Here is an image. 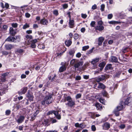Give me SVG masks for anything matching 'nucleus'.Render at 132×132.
I'll list each match as a JSON object with an SVG mask.
<instances>
[{"mask_svg": "<svg viewBox=\"0 0 132 132\" xmlns=\"http://www.w3.org/2000/svg\"><path fill=\"white\" fill-rule=\"evenodd\" d=\"M48 93V94L46 95L44 98V100L42 102V104L43 105H44L45 103L47 104L52 103V97L53 95L52 94L49 93Z\"/></svg>", "mask_w": 132, "mask_h": 132, "instance_id": "1", "label": "nucleus"}, {"mask_svg": "<svg viewBox=\"0 0 132 132\" xmlns=\"http://www.w3.org/2000/svg\"><path fill=\"white\" fill-rule=\"evenodd\" d=\"M81 31L82 32H84L86 30V29L85 28H82L81 30Z\"/></svg>", "mask_w": 132, "mask_h": 132, "instance_id": "62", "label": "nucleus"}, {"mask_svg": "<svg viewBox=\"0 0 132 132\" xmlns=\"http://www.w3.org/2000/svg\"><path fill=\"white\" fill-rule=\"evenodd\" d=\"M27 97L30 101H32L33 100V96L31 92H28V94L27 95Z\"/></svg>", "mask_w": 132, "mask_h": 132, "instance_id": "6", "label": "nucleus"}, {"mask_svg": "<svg viewBox=\"0 0 132 132\" xmlns=\"http://www.w3.org/2000/svg\"><path fill=\"white\" fill-rule=\"evenodd\" d=\"M54 110L50 111L47 113V115H49L51 114H52V113L54 114Z\"/></svg>", "mask_w": 132, "mask_h": 132, "instance_id": "49", "label": "nucleus"}, {"mask_svg": "<svg viewBox=\"0 0 132 132\" xmlns=\"http://www.w3.org/2000/svg\"><path fill=\"white\" fill-rule=\"evenodd\" d=\"M72 43L71 40H67L65 42V44L68 47L70 46Z\"/></svg>", "mask_w": 132, "mask_h": 132, "instance_id": "21", "label": "nucleus"}, {"mask_svg": "<svg viewBox=\"0 0 132 132\" xmlns=\"http://www.w3.org/2000/svg\"><path fill=\"white\" fill-rule=\"evenodd\" d=\"M81 56V54L80 52H78L77 53L76 55V56L78 58L80 57Z\"/></svg>", "mask_w": 132, "mask_h": 132, "instance_id": "55", "label": "nucleus"}, {"mask_svg": "<svg viewBox=\"0 0 132 132\" xmlns=\"http://www.w3.org/2000/svg\"><path fill=\"white\" fill-rule=\"evenodd\" d=\"M2 52L3 55H6L9 54L8 52L5 51H2Z\"/></svg>", "mask_w": 132, "mask_h": 132, "instance_id": "46", "label": "nucleus"}, {"mask_svg": "<svg viewBox=\"0 0 132 132\" xmlns=\"http://www.w3.org/2000/svg\"><path fill=\"white\" fill-rule=\"evenodd\" d=\"M100 77L101 78L102 81L104 80L106 78V76L105 75H102Z\"/></svg>", "mask_w": 132, "mask_h": 132, "instance_id": "61", "label": "nucleus"}, {"mask_svg": "<svg viewBox=\"0 0 132 132\" xmlns=\"http://www.w3.org/2000/svg\"><path fill=\"white\" fill-rule=\"evenodd\" d=\"M9 74L8 72H6L2 74V77L1 79V80L3 82H4L5 81V77L7 76Z\"/></svg>", "mask_w": 132, "mask_h": 132, "instance_id": "14", "label": "nucleus"}, {"mask_svg": "<svg viewBox=\"0 0 132 132\" xmlns=\"http://www.w3.org/2000/svg\"><path fill=\"white\" fill-rule=\"evenodd\" d=\"M99 101L103 104H105V100L102 98H100L99 99Z\"/></svg>", "mask_w": 132, "mask_h": 132, "instance_id": "33", "label": "nucleus"}, {"mask_svg": "<svg viewBox=\"0 0 132 132\" xmlns=\"http://www.w3.org/2000/svg\"><path fill=\"white\" fill-rule=\"evenodd\" d=\"M102 93L103 96H104L107 97L108 96V94L105 90H103L102 92Z\"/></svg>", "mask_w": 132, "mask_h": 132, "instance_id": "34", "label": "nucleus"}, {"mask_svg": "<svg viewBox=\"0 0 132 132\" xmlns=\"http://www.w3.org/2000/svg\"><path fill=\"white\" fill-rule=\"evenodd\" d=\"M40 23L43 25H47L48 23V21L45 18L41 19L40 21Z\"/></svg>", "mask_w": 132, "mask_h": 132, "instance_id": "3", "label": "nucleus"}, {"mask_svg": "<svg viewBox=\"0 0 132 132\" xmlns=\"http://www.w3.org/2000/svg\"><path fill=\"white\" fill-rule=\"evenodd\" d=\"M75 126L77 127H81V124H79L78 123L75 124Z\"/></svg>", "mask_w": 132, "mask_h": 132, "instance_id": "51", "label": "nucleus"}, {"mask_svg": "<svg viewBox=\"0 0 132 132\" xmlns=\"http://www.w3.org/2000/svg\"><path fill=\"white\" fill-rule=\"evenodd\" d=\"M25 119L24 116H21L19 118L16 120V121L18 123H22L24 121Z\"/></svg>", "mask_w": 132, "mask_h": 132, "instance_id": "7", "label": "nucleus"}, {"mask_svg": "<svg viewBox=\"0 0 132 132\" xmlns=\"http://www.w3.org/2000/svg\"><path fill=\"white\" fill-rule=\"evenodd\" d=\"M111 61L112 62H116L118 61L117 58L114 56H111Z\"/></svg>", "mask_w": 132, "mask_h": 132, "instance_id": "23", "label": "nucleus"}, {"mask_svg": "<svg viewBox=\"0 0 132 132\" xmlns=\"http://www.w3.org/2000/svg\"><path fill=\"white\" fill-rule=\"evenodd\" d=\"M104 40V38L102 37H100L98 38V45L101 46L102 44V43Z\"/></svg>", "mask_w": 132, "mask_h": 132, "instance_id": "18", "label": "nucleus"}, {"mask_svg": "<svg viewBox=\"0 0 132 132\" xmlns=\"http://www.w3.org/2000/svg\"><path fill=\"white\" fill-rule=\"evenodd\" d=\"M95 106L96 107L97 110H101L102 109V107L101 105L98 103H97L95 104Z\"/></svg>", "mask_w": 132, "mask_h": 132, "instance_id": "20", "label": "nucleus"}, {"mask_svg": "<svg viewBox=\"0 0 132 132\" xmlns=\"http://www.w3.org/2000/svg\"><path fill=\"white\" fill-rule=\"evenodd\" d=\"M113 69L112 67V65L111 64H108L106 65L105 68V70H112Z\"/></svg>", "mask_w": 132, "mask_h": 132, "instance_id": "13", "label": "nucleus"}, {"mask_svg": "<svg viewBox=\"0 0 132 132\" xmlns=\"http://www.w3.org/2000/svg\"><path fill=\"white\" fill-rule=\"evenodd\" d=\"M50 119H52V120L51 121H52V123H55L57 121L55 119H53L52 118H50Z\"/></svg>", "mask_w": 132, "mask_h": 132, "instance_id": "56", "label": "nucleus"}, {"mask_svg": "<svg viewBox=\"0 0 132 132\" xmlns=\"http://www.w3.org/2000/svg\"><path fill=\"white\" fill-rule=\"evenodd\" d=\"M95 21H92L90 23V26L91 27H94L95 26Z\"/></svg>", "mask_w": 132, "mask_h": 132, "instance_id": "44", "label": "nucleus"}, {"mask_svg": "<svg viewBox=\"0 0 132 132\" xmlns=\"http://www.w3.org/2000/svg\"><path fill=\"white\" fill-rule=\"evenodd\" d=\"M84 63L83 61L78 62V61L74 65V66L75 69L78 68L80 66H81Z\"/></svg>", "mask_w": 132, "mask_h": 132, "instance_id": "4", "label": "nucleus"}, {"mask_svg": "<svg viewBox=\"0 0 132 132\" xmlns=\"http://www.w3.org/2000/svg\"><path fill=\"white\" fill-rule=\"evenodd\" d=\"M105 8V5L103 4H102L101 6V9L102 11H103L104 10Z\"/></svg>", "mask_w": 132, "mask_h": 132, "instance_id": "45", "label": "nucleus"}, {"mask_svg": "<svg viewBox=\"0 0 132 132\" xmlns=\"http://www.w3.org/2000/svg\"><path fill=\"white\" fill-rule=\"evenodd\" d=\"M79 37V35L77 33H75L74 34V38L75 39H77Z\"/></svg>", "mask_w": 132, "mask_h": 132, "instance_id": "43", "label": "nucleus"}, {"mask_svg": "<svg viewBox=\"0 0 132 132\" xmlns=\"http://www.w3.org/2000/svg\"><path fill=\"white\" fill-rule=\"evenodd\" d=\"M125 125L124 124H121L119 126V127L121 129H124L125 127Z\"/></svg>", "mask_w": 132, "mask_h": 132, "instance_id": "60", "label": "nucleus"}, {"mask_svg": "<svg viewBox=\"0 0 132 132\" xmlns=\"http://www.w3.org/2000/svg\"><path fill=\"white\" fill-rule=\"evenodd\" d=\"M52 119H46L44 120V122L43 123V124L45 126H49L51 124V121Z\"/></svg>", "mask_w": 132, "mask_h": 132, "instance_id": "5", "label": "nucleus"}, {"mask_svg": "<svg viewBox=\"0 0 132 132\" xmlns=\"http://www.w3.org/2000/svg\"><path fill=\"white\" fill-rule=\"evenodd\" d=\"M113 15L112 14H109L108 16V18L109 19H111L113 17Z\"/></svg>", "mask_w": 132, "mask_h": 132, "instance_id": "52", "label": "nucleus"}, {"mask_svg": "<svg viewBox=\"0 0 132 132\" xmlns=\"http://www.w3.org/2000/svg\"><path fill=\"white\" fill-rule=\"evenodd\" d=\"M75 53V51L74 50H70L69 52V55L73 57Z\"/></svg>", "mask_w": 132, "mask_h": 132, "instance_id": "30", "label": "nucleus"}, {"mask_svg": "<svg viewBox=\"0 0 132 132\" xmlns=\"http://www.w3.org/2000/svg\"><path fill=\"white\" fill-rule=\"evenodd\" d=\"M98 84L97 87L99 88L104 89L105 88V86L102 83L99 82Z\"/></svg>", "mask_w": 132, "mask_h": 132, "instance_id": "22", "label": "nucleus"}, {"mask_svg": "<svg viewBox=\"0 0 132 132\" xmlns=\"http://www.w3.org/2000/svg\"><path fill=\"white\" fill-rule=\"evenodd\" d=\"M53 13L56 16H57L59 15L58 11L56 10H55L53 11Z\"/></svg>", "mask_w": 132, "mask_h": 132, "instance_id": "41", "label": "nucleus"}, {"mask_svg": "<svg viewBox=\"0 0 132 132\" xmlns=\"http://www.w3.org/2000/svg\"><path fill=\"white\" fill-rule=\"evenodd\" d=\"M66 69V68L65 65H64L61 67L59 69V71L60 72H62Z\"/></svg>", "mask_w": 132, "mask_h": 132, "instance_id": "27", "label": "nucleus"}, {"mask_svg": "<svg viewBox=\"0 0 132 132\" xmlns=\"http://www.w3.org/2000/svg\"><path fill=\"white\" fill-rule=\"evenodd\" d=\"M81 79V77L80 76H76L75 78V80H80Z\"/></svg>", "mask_w": 132, "mask_h": 132, "instance_id": "53", "label": "nucleus"}, {"mask_svg": "<svg viewBox=\"0 0 132 132\" xmlns=\"http://www.w3.org/2000/svg\"><path fill=\"white\" fill-rule=\"evenodd\" d=\"M92 130L93 131H95L96 130V128L94 125H93L91 126Z\"/></svg>", "mask_w": 132, "mask_h": 132, "instance_id": "47", "label": "nucleus"}, {"mask_svg": "<svg viewBox=\"0 0 132 132\" xmlns=\"http://www.w3.org/2000/svg\"><path fill=\"white\" fill-rule=\"evenodd\" d=\"M66 100L68 102L66 104L70 107H72L75 105V102L72 100L70 96H68L65 97L64 102Z\"/></svg>", "mask_w": 132, "mask_h": 132, "instance_id": "2", "label": "nucleus"}, {"mask_svg": "<svg viewBox=\"0 0 132 132\" xmlns=\"http://www.w3.org/2000/svg\"><path fill=\"white\" fill-rule=\"evenodd\" d=\"M5 47L6 50H10L14 47V46L11 44H7L5 45Z\"/></svg>", "mask_w": 132, "mask_h": 132, "instance_id": "10", "label": "nucleus"}, {"mask_svg": "<svg viewBox=\"0 0 132 132\" xmlns=\"http://www.w3.org/2000/svg\"><path fill=\"white\" fill-rule=\"evenodd\" d=\"M26 38L28 39H32V36L31 35H26L25 36Z\"/></svg>", "mask_w": 132, "mask_h": 132, "instance_id": "42", "label": "nucleus"}, {"mask_svg": "<svg viewBox=\"0 0 132 132\" xmlns=\"http://www.w3.org/2000/svg\"><path fill=\"white\" fill-rule=\"evenodd\" d=\"M104 27L102 25L97 26L95 27V29L100 31L103 30L104 29Z\"/></svg>", "mask_w": 132, "mask_h": 132, "instance_id": "12", "label": "nucleus"}, {"mask_svg": "<svg viewBox=\"0 0 132 132\" xmlns=\"http://www.w3.org/2000/svg\"><path fill=\"white\" fill-rule=\"evenodd\" d=\"M99 59H100L98 58H96L92 60L91 61V63L94 65L98 62L99 61Z\"/></svg>", "mask_w": 132, "mask_h": 132, "instance_id": "25", "label": "nucleus"}, {"mask_svg": "<svg viewBox=\"0 0 132 132\" xmlns=\"http://www.w3.org/2000/svg\"><path fill=\"white\" fill-rule=\"evenodd\" d=\"M94 49V47H93L91 49L89 50V51H88L87 52L86 54L88 55L89 54H90L91 53H92L93 52V50Z\"/></svg>", "mask_w": 132, "mask_h": 132, "instance_id": "38", "label": "nucleus"}, {"mask_svg": "<svg viewBox=\"0 0 132 132\" xmlns=\"http://www.w3.org/2000/svg\"><path fill=\"white\" fill-rule=\"evenodd\" d=\"M104 126L107 129H108L110 127V124L108 123H106L104 125Z\"/></svg>", "mask_w": 132, "mask_h": 132, "instance_id": "39", "label": "nucleus"}, {"mask_svg": "<svg viewBox=\"0 0 132 132\" xmlns=\"http://www.w3.org/2000/svg\"><path fill=\"white\" fill-rule=\"evenodd\" d=\"M63 7L64 9H66L68 7V5L67 4H65L63 5Z\"/></svg>", "mask_w": 132, "mask_h": 132, "instance_id": "63", "label": "nucleus"}, {"mask_svg": "<svg viewBox=\"0 0 132 132\" xmlns=\"http://www.w3.org/2000/svg\"><path fill=\"white\" fill-rule=\"evenodd\" d=\"M118 111H117L116 109L114 110V113L116 116H118L119 115V113L118 112Z\"/></svg>", "mask_w": 132, "mask_h": 132, "instance_id": "58", "label": "nucleus"}, {"mask_svg": "<svg viewBox=\"0 0 132 132\" xmlns=\"http://www.w3.org/2000/svg\"><path fill=\"white\" fill-rule=\"evenodd\" d=\"M81 16L82 18L85 19L87 17V15L86 14H81Z\"/></svg>", "mask_w": 132, "mask_h": 132, "instance_id": "54", "label": "nucleus"}, {"mask_svg": "<svg viewBox=\"0 0 132 132\" xmlns=\"http://www.w3.org/2000/svg\"><path fill=\"white\" fill-rule=\"evenodd\" d=\"M38 47L40 49H44L45 48V46L43 44H40L38 45Z\"/></svg>", "mask_w": 132, "mask_h": 132, "instance_id": "35", "label": "nucleus"}, {"mask_svg": "<svg viewBox=\"0 0 132 132\" xmlns=\"http://www.w3.org/2000/svg\"><path fill=\"white\" fill-rule=\"evenodd\" d=\"M26 32L28 34H31L32 33V30H27L26 31Z\"/></svg>", "mask_w": 132, "mask_h": 132, "instance_id": "59", "label": "nucleus"}, {"mask_svg": "<svg viewBox=\"0 0 132 132\" xmlns=\"http://www.w3.org/2000/svg\"><path fill=\"white\" fill-rule=\"evenodd\" d=\"M27 89V87H24L21 89V91L18 92V93L19 94H24L26 92Z\"/></svg>", "mask_w": 132, "mask_h": 132, "instance_id": "9", "label": "nucleus"}, {"mask_svg": "<svg viewBox=\"0 0 132 132\" xmlns=\"http://www.w3.org/2000/svg\"><path fill=\"white\" fill-rule=\"evenodd\" d=\"M77 61L78 60L76 59H73L70 62V64L72 65H73L74 64L75 65L76 62H77Z\"/></svg>", "mask_w": 132, "mask_h": 132, "instance_id": "28", "label": "nucleus"}, {"mask_svg": "<svg viewBox=\"0 0 132 132\" xmlns=\"http://www.w3.org/2000/svg\"><path fill=\"white\" fill-rule=\"evenodd\" d=\"M56 118L58 119H60L61 118V116L60 114L59 113V112L54 111V114Z\"/></svg>", "mask_w": 132, "mask_h": 132, "instance_id": "17", "label": "nucleus"}, {"mask_svg": "<svg viewBox=\"0 0 132 132\" xmlns=\"http://www.w3.org/2000/svg\"><path fill=\"white\" fill-rule=\"evenodd\" d=\"M123 108V105H121L117 106L116 108L115 109L117 111H119L121 110Z\"/></svg>", "mask_w": 132, "mask_h": 132, "instance_id": "26", "label": "nucleus"}, {"mask_svg": "<svg viewBox=\"0 0 132 132\" xmlns=\"http://www.w3.org/2000/svg\"><path fill=\"white\" fill-rule=\"evenodd\" d=\"M5 41L14 42V37L9 36L6 39Z\"/></svg>", "mask_w": 132, "mask_h": 132, "instance_id": "19", "label": "nucleus"}, {"mask_svg": "<svg viewBox=\"0 0 132 132\" xmlns=\"http://www.w3.org/2000/svg\"><path fill=\"white\" fill-rule=\"evenodd\" d=\"M97 6L96 4H94V5H93L92 7V9L93 10H95L96 9Z\"/></svg>", "mask_w": 132, "mask_h": 132, "instance_id": "64", "label": "nucleus"}, {"mask_svg": "<svg viewBox=\"0 0 132 132\" xmlns=\"http://www.w3.org/2000/svg\"><path fill=\"white\" fill-rule=\"evenodd\" d=\"M29 27L30 25L29 24L26 23L25 24L23 25L22 28L23 29H25L27 28H29Z\"/></svg>", "mask_w": 132, "mask_h": 132, "instance_id": "31", "label": "nucleus"}, {"mask_svg": "<svg viewBox=\"0 0 132 132\" xmlns=\"http://www.w3.org/2000/svg\"><path fill=\"white\" fill-rule=\"evenodd\" d=\"M11 113V111L9 110H7L5 112V114L6 115H9Z\"/></svg>", "mask_w": 132, "mask_h": 132, "instance_id": "57", "label": "nucleus"}, {"mask_svg": "<svg viewBox=\"0 0 132 132\" xmlns=\"http://www.w3.org/2000/svg\"><path fill=\"white\" fill-rule=\"evenodd\" d=\"M128 47L124 48L121 50V51L123 53H125L128 51Z\"/></svg>", "mask_w": 132, "mask_h": 132, "instance_id": "36", "label": "nucleus"}, {"mask_svg": "<svg viewBox=\"0 0 132 132\" xmlns=\"http://www.w3.org/2000/svg\"><path fill=\"white\" fill-rule=\"evenodd\" d=\"M105 64L106 63L105 62H102L99 64L98 66L101 68L100 69V71H101L103 70Z\"/></svg>", "mask_w": 132, "mask_h": 132, "instance_id": "15", "label": "nucleus"}, {"mask_svg": "<svg viewBox=\"0 0 132 132\" xmlns=\"http://www.w3.org/2000/svg\"><path fill=\"white\" fill-rule=\"evenodd\" d=\"M11 25L12 27L14 28H16L18 27V24L17 23H12Z\"/></svg>", "mask_w": 132, "mask_h": 132, "instance_id": "40", "label": "nucleus"}, {"mask_svg": "<svg viewBox=\"0 0 132 132\" xmlns=\"http://www.w3.org/2000/svg\"><path fill=\"white\" fill-rule=\"evenodd\" d=\"M81 95L80 94H77L76 96V99H77L80 98L81 97Z\"/></svg>", "mask_w": 132, "mask_h": 132, "instance_id": "50", "label": "nucleus"}, {"mask_svg": "<svg viewBox=\"0 0 132 132\" xmlns=\"http://www.w3.org/2000/svg\"><path fill=\"white\" fill-rule=\"evenodd\" d=\"M36 116L34 114L31 115V119L30 120V121H33L36 118Z\"/></svg>", "mask_w": 132, "mask_h": 132, "instance_id": "32", "label": "nucleus"}, {"mask_svg": "<svg viewBox=\"0 0 132 132\" xmlns=\"http://www.w3.org/2000/svg\"><path fill=\"white\" fill-rule=\"evenodd\" d=\"M31 47L32 48H35L36 47V45L35 43L38 42L37 39H34L31 41Z\"/></svg>", "mask_w": 132, "mask_h": 132, "instance_id": "8", "label": "nucleus"}, {"mask_svg": "<svg viewBox=\"0 0 132 132\" xmlns=\"http://www.w3.org/2000/svg\"><path fill=\"white\" fill-rule=\"evenodd\" d=\"M9 33L10 35L13 36L16 34V32L12 27H11L10 28Z\"/></svg>", "mask_w": 132, "mask_h": 132, "instance_id": "11", "label": "nucleus"}, {"mask_svg": "<svg viewBox=\"0 0 132 132\" xmlns=\"http://www.w3.org/2000/svg\"><path fill=\"white\" fill-rule=\"evenodd\" d=\"M96 80L97 82H99L100 81H102L101 78L100 77L96 78Z\"/></svg>", "mask_w": 132, "mask_h": 132, "instance_id": "48", "label": "nucleus"}, {"mask_svg": "<svg viewBox=\"0 0 132 132\" xmlns=\"http://www.w3.org/2000/svg\"><path fill=\"white\" fill-rule=\"evenodd\" d=\"M108 23L110 24H117L118 23H119V22L116 21H112L108 22Z\"/></svg>", "mask_w": 132, "mask_h": 132, "instance_id": "29", "label": "nucleus"}, {"mask_svg": "<svg viewBox=\"0 0 132 132\" xmlns=\"http://www.w3.org/2000/svg\"><path fill=\"white\" fill-rule=\"evenodd\" d=\"M89 48V46L88 45L84 46L82 47V50L83 51H85L88 49Z\"/></svg>", "mask_w": 132, "mask_h": 132, "instance_id": "37", "label": "nucleus"}, {"mask_svg": "<svg viewBox=\"0 0 132 132\" xmlns=\"http://www.w3.org/2000/svg\"><path fill=\"white\" fill-rule=\"evenodd\" d=\"M74 21L73 20H71V19H69V27L71 28H72L74 26Z\"/></svg>", "mask_w": 132, "mask_h": 132, "instance_id": "16", "label": "nucleus"}, {"mask_svg": "<svg viewBox=\"0 0 132 132\" xmlns=\"http://www.w3.org/2000/svg\"><path fill=\"white\" fill-rule=\"evenodd\" d=\"M14 42L16 43L17 42H19L20 41V37L19 36H17L14 37Z\"/></svg>", "mask_w": 132, "mask_h": 132, "instance_id": "24", "label": "nucleus"}]
</instances>
